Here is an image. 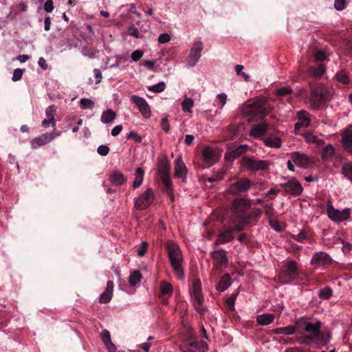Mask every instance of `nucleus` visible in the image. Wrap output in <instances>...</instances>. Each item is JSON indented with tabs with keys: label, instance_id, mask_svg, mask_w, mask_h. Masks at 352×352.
I'll return each mask as SVG.
<instances>
[{
	"label": "nucleus",
	"instance_id": "1",
	"mask_svg": "<svg viewBox=\"0 0 352 352\" xmlns=\"http://www.w3.org/2000/svg\"><path fill=\"white\" fill-rule=\"evenodd\" d=\"M321 322L319 320H310L307 318H300L296 322V326L300 334L307 333L304 336L298 338L301 344L311 345L317 341V338L321 336Z\"/></svg>",
	"mask_w": 352,
	"mask_h": 352
},
{
	"label": "nucleus",
	"instance_id": "2",
	"mask_svg": "<svg viewBox=\"0 0 352 352\" xmlns=\"http://www.w3.org/2000/svg\"><path fill=\"white\" fill-rule=\"evenodd\" d=\"M253 200L240 197L234 199L231 204L230 210L232 213L230 221L232 223L242 224L248 210L251 208Z\"/></svg>",
	"mask_w": 352,
	"mask_h": 352
},
{
	"label": "nucleus",
	"instance_id": "3",
	"mask_svg": "<svg viewBox=\"0 0 352 352\" xmlns=\"http://www.w3.org/2000/svg\"><path fill=\"white\" fill-rule=\"evenodd\" d=\"M167 251L171 267L176 276L180 280L184 279L183 256L179 245L175 243H168L167 245Z\"/></svg>",
	"mask_w": 352,
	"mask_h": 352
},
{
	"label": "nucleus",
	"instance_id": "4",
	"mask_svg": "<svg viewBox=\"0 0 352 352\" xmlns=\"http://www.w3.org/2000/svg\"><path fill=\"white\" fill-rule=\"evenodd\" d=\"M328 98L327 89L323 85H317L311 87L309 102L312 109H319L325 106Z\"/></svg>",
	"mask_w": 352,
	"mask_h": 352
},
{
	"label": "nucleus",
	"instance_id": "5",
	"mask_svg": "<svg viewBox=\"0 0 352 352\" xmlns=\"http://www.w3.org/2000/svg\"><path fill=\"white\" fill-rule=\"evenodd\" d=\"M241 164L246 170L255 173L269 169L270 162L253 157L243 156L241 160Z\"/></svg>",
	"mask_w": 352,
	"mask_h": 352
},
{
	"label": "nucleus",
	"instance_id": "6",
	"mask_svg": "<svg viewBox=\"0 0 352 352\" xmlns=\"http://www.w3.org/2000/svg\"><path fill=\"white\" fill-rule=\"evenodd\" d=\"M266 102L265 98H258L255 102L246 104L243 107V113L252 117L262 118L267 113L265 107Z\"/></svg>",
	"mask_w": 352,
	"mask_h": 352
},
{
	"label": "nucleus",
	"instance_id": "7",
	"mask_svg": "<svg viewBox=\"0 0 352 352\" xmlns=\"http://www.w3.org/2000/svg\"><path fill=\"white\" fill-rule=\"evenodd\" d=\"M299 275L297 263L295 261H289L284 265L280 274V278L283 279V283H287L296 280Z\"/></svg>",
	"mask_w": 352,
	"mask_h": 352
},
{
	"label": "nucleus",
	"instance_id": "8",
	"mask_svg": "<svg viewBox=\"0 0 352 352\" xmlns=\"http://www.w3.org/2000/svg\"><path fill=\"white\" fill-rule=\"evenodd\" d=\"M327 212L329 218L334 222L340 223L347 220L351 214V210L348 208L340 210L336 209L331 202L327 204Z\"/></svg>",
	"mask_w": 352,
	"mask_h": 352
},
{
	"label": "nucleus",
	"instance_id": "9",
	"mask_svg": "<svg viewBox=\"0 0 352 352\" xmlns=\"http://www.w3.org/2000/svg\"><path fill=\"white\" fill-rule=\"evenodd\" d=\"M252 182L248 178H240L229 186V192L232 195H240L246 193L251 187Z\"/></svg>",
	"mask_w": 352,
	"mask_h": 352
},
{
	"label": "nucleus",
	"instance_id": "10",
	"mask_svg": "<svg viewBox=\"0 0 352 352\" xmlns=\"http://www.w3.org/2000/svg\"><path fill=\"white\" fill-rule=\"evenodd\" d=\"M155 195L151 188H147L135 200V207L138 210H144L147 208L154 201Z\"/></svg>",
	"mask_w": 352,
	"mask_h": 352
},
{
	"label": "nucleus",
	"instance_id": "11",
	"mask_svg": "<svg viewBox=\"0 0 352 352\" xmlns=\"http://www.w3.org/2000/svg\"><path fill=\"white\" fill-rule=\"evenodd\" d=\"M203 48L204 45L201 41H197L193 43L186 59L187 65L189 67H192L196 65L201 56Z\"/></svg>",
	"mask_w": 352,
	"mask_h": 352
},
{
	"label": "nucleus",
	"instance_id": "12",
	"mask_svg": "<svg viewBox=\"0 0 352 352\" xmlns=\"http://www.w3.org/2000/svg\"><path fill=\"white\" fill-rule=\"evenodd\" d=\"M131 100L137 106L144 118L148 119L151 118L152 113L150 106L144 98L133 95L131 96Z\"/></svg>",
	"mask_w": 352,
	"mask_h": 352
},
{
	"label": "nucleus",
	"instance_id": "13",
	"mask_svg": "<svg viewBox=\"0 0 352 352\" xmlns=\"http://www.w3.org/2000/svg\"><path fill=\"white\" fill-rule=\"evenodd\" d=\"M292 162L298 167L307 168L312 164V160L307 155L300 152H292L289 154Z\"/></svg>",
	"mask_w": 352,
	"mask_h": 352
},
{
	"label": "nucleus",
	"instance_id": "14",
	"mask_svg": "<svg viewBox=\"0 0 352 352\" xmlns=\"http://www.w3.org/2000/svg\"><path fill=\"white\" fill-rule=\"evenodd\" d=\"M262 213V210L259 208H255L250 212H248L245 218L243 219V223L237 224V226L235 228V229L238 230V231H242L245 226L248 225L255 224L256 222H258Z\"/></svg>",
	"mask_w": 352,
	"mask_h": 352
},
{
	"label": "nucleus",
	"instance_id": "15",
	"mask_svg": "<svg viewBox=\"0 0 352 352\" xmlns=\"http://www.w3.org/2000/svg\"><path fill=\"white\" fill-rule=\"evenodd\" d=\"M281 187L284 189L287 194L292 195H300L303 188L301 184L295 178H293L284 184H280Z\"/></svg>",
	"mask_w": 352,
	"mask_h": 352
},
{
	"label": "nucleus",
	"instance_id": "16",
	"mask_svg": "<svg viewBox=\"0 0 352 352\" xmlns=\"http://www.w3.org/2000/svg\"><path fill=\"white\" fill-rule=\"evenodd\" d=\"M211 256L214 261V265L217 269H222L228 266V259L224 250H214L211 252Z\"/></svg>",
	"mask_w": 352,
	"mask_h": 352
},
{
	"label": "nucleus",
	"instance_id": "17",
	"mask_svg": "<svg viewBox=\"0 0 352 352\" xmlns=\"http://www.w3.org/2000/svg\"><path fill=\"white\" fill-rule=\"evenodd\" d=\"M233 226L221 232L217 236L214 245L224 244L231 241L234 239V232H239L238 230L235 229L237 226V223H232Z\"/></svg>",
	"mask_w": 352,
	"mask_h": 352
},
{
	"label": "nucleus",
	"instance_id": "18",
	"mask_svg": "<svg viewBox=\"0 0 352 352\" xmlns=\"http://www.w3.org/2000/svg\"><path fill=\"white\" fill-rule=\"evenodd\" d=\"M54 140V135L49 133H45L39 136L34 138L30 142L31 147L36 149L41 146L46 145Z\"/></svg>",
	"mask_w": 352,
	"mask_h": 352
},
{
	"label": "nucleus",
	"instance_id": "19",
	"mask_svg": "<svg viewBox=\"0 0 352 352\" xmlns=\"http://www.w3.org/2000/svg\"><path fill=\"white\" fill-rule=\"evenodd\" d=\"M188 169L185 165L181 156H179L176 162L175 166V175L176 177H179L183 182H186L187 179Z\"/></svg>",
	"mask_w": 352,
	"mask_h": 352
},
{
	"label": "nucleus",
	"instance_id": "20",
	"mask_svg": "<svg viewBox=\"0 0 352 352\" xmlns=\"http://www.w3.org/2000/svg\"><path fill=\"white\" fill-rule=\"evenodd\" d=\"M341 143L343 148L346 152L352 154V129H347L342 133Z\"/></svg>",
	"mask_w": 352,
	"mask_h": 352
},
{
	"label": "nucleus",
	"instance_id": "21",
	"mask_svg": "<svg viewBox=\"0 0 352 352\" xmlns=\"http://www.w3.org/2000/svg\"><path fill=\"white\" fill-rule=\"evenodd\" d=\"M298 121L295 124V131L302 127H307L310 124L309 113L305 111H299L297 113Z\"/></svg>",
	"mask_w": 352,
	"mask_h": 352
},
{
	"label": "nucleus",
	"instance_id": "22",
	"mask_svg": "<svg viewBox=\"0 0 352 352\" xmlns=\"http://www.w3.org/2000/svg\"><path fill=\"white\" fill-rule=\"evenodd\" d=\"M330 261L331 258L327 253L324 252H320L316 253L314 255L311 259V264L316 267H319L329 263Z\"/></svg>",
	"mask_w": 352,
	"mask_h": 352
},
{
	"label": "nucleus",
	"instance_id": "23",
	"mask_svg": "<svg viewBox=\"0 0 352 352\" xmlns=\"http://www.w3.org/2000/svg\"><path fill=\"white\" fill-rule=\"evenodd\" d=\"M114 284L113 282L111 280H109L107 283V287L105 290L100 294L99 297V302L100 303H107L109 302L113 296V291Z\"/></svg>",
	"mask_w": 352,
	"mask_h": 352
},
{
	"label": "nucleus",
	"instance_id": "24",
	"mask_svg": "<svg viewBox=\"0 0 352 352\" xmlns=\"http://www.w3.org/2000/svg\"><path fill=\"white\" fill-rule=\"evenodd\" d=\"M190 294L192 300H197L199 302L204 300V297L201 292V284L199 280H195L193 282L192 287L190 290Z\"/></svg>",
	"mask_w": 352,
	"mask_h": 352
},
{
	"label": "nucleus",
	"instance_id": "25",
	"mask_svg": "<svg viewBox=\"0 0 352 352\" xmlns=\"http://www.w3.org/2000/svg\"><path fill=\"white\" fill-rule=\"evenodd\" d=\"M101 339L109 352H115L116 351V346L111 342V335L108 330L103 329L102 331Z\"/></svg>",
	"mask_w": 352,
	"mask_h": 352
},
{
	"label": "nucleus",
	"instance_id": "26",
	"mask_svg": "<svg viewBox=\"0 0 352 352\" xmlns=\"http://www.w3.org/2000/svg\"><path fill=\"white\" fill-rule=\"evenodd\" d=\"M202 158L205 163L210 166L217 162V158L213 149L205 148L202 151Z\"/></svg>",
	"mask_w": 352,
	"mask_h": 352
},
{
	"label": "nucleus",
	"instance_id": "27",
	"mask_svg": "<svg viewBox=\"0 0 352 352\" xmlns=\"http://www.w3.org/2000/svg\"><path fill=\"white\" fill-rule=\"evenodd\" d=\"M188 345L190 347L188 349L190 352H206L208 349V344L204 341L190 342Z\"/></svg>",
	"mask_w": 352,
	"mask_h": 352
},
{
	"label": "nucleus",
	"instance_id": "28",
	"mask_svg": "<svg viewBox=\"0 0 352 352\" xmlns=\"http://www.w3.org/2000/svg\"><path fill=\"white\" fill-rule=\"evenodd\" d=\"M335 155V148L331 144H328L323 147L321 151V158L324 162H330L333 160Z\"/></svg>",
	"mask_w": 352,
	"mask_h": 352
},
{
	"label": "nucleus",
	"instance_id": "29",
	"mask_svg": "<svg viewBox=\"0 0 352 352\" xmlns=\"http://www.w3.org/2000/svg\"><path fill=\"white\" fill-rule=\"evenodd\" d=\"M302 136L307 143H314L318 146H322L324 144L323 140L319 138L311 131L303 133Z\"/></svg>",
	"mask_w": 352,
	"mask_h": 352
},
{
	"label": "nucleus",
	"instance_id": "30",
	"mask_svg": "<svg viewBox=\"0 0 352 352\" xmlns=\"http://www.w3.org/2000/svg\"><path fill=\"white\" fill-rule=\"evenodd\" d=\"M267 129V126L265 123L258 124L252 128L250 135L254 138L261 137L266 133Z\"/></svg>",
	"mask_w": 352,
	"mask_h": 352
},
{
	"label": "nucleus",
	"instance_id": "31",
	"mask_svg": "<svg viewBox=\"0 0 352 352\" xmlns=\"http://www.w3.org/2000/svg\"><path fill=\"white\" fill-rule=\"evenodd\" d=\"M231 285V278L228 274H224L219 281L217 285L216 286L217 289L220 292H224Z\"/></svg>",
	"mask_w": 352,
	"mask_h": 352
},
{
	"label": "nucleus",
	"instance_id": "32",
	"mask_svg": "<svg viewBox=\"0 0 352 352\" xmlns=\"http://www.w3.org/2000/svg\"><path fill=\"white\" fill-rule=\"evenodd\" d=\"M110 181L118 186H122L126 180L124 175L120 171H114L109 176Z\"/></svg>",
	"mask_w": 352,
	"mask_h": 352
},
{
	"label": "nucleus",
	"instance_id": "33",
	"mask_svg": "<svg viewBox=\"0 0 352 352\" xmlns=\"http://www.w3.org/2000/svg\"><path fill=\"white\" fill-rule=\"evenodd\" d=\"M158 172L160 176L169 175L170 173V164L166 158L161 160L158 164Z\"/></svg>",
	"mask_w": 352,
	"mask_h": 352
},
{
	"label": "nucleus",
	"instance_id": "34",
	"mask_svg": "<svg viewBox=\"0 0 352 352\" xmlns=\"http://www.w3.org/2000/svg\"><path fill=\"white\" fill-rule=\"evenodd\" d=\"M274 320V316L272 314H263L258 315L256 318L257 322L263 326L271 324Z\"/></svg>",
	"mask_w": 352,
	"mask_h": 352
},
{
	"label": "nucleus",
	"instance_id": "35",
	"mask_svg": "<svg viewBox=\"0 0 352 352\" xmlns=\"http://www.w3.org/2000/svg\"><path fill=\"white\" fill-rule=\"evenodd\" d=\"M116 117V113L111 109H107L101 116L100 120L104 124L112 122Z\"/></svg>",
	"mask_w": 352,
	"mask_h": 352
},
{
	"label": "nucleus",
	"instance_id": "36",
	"mask_svg": "<svg viewBox=\"0 0 352 352\" xmlns=\"http://www.w3.org/2000/svg\"><path fill=\"white\" fill-rule=\"evenodd\" d=\"M265 145L271 148H280L282 144L281 140L279 138L267 137L263 139Z\"/></svg>",
	"mask_w": 352,
	"mask_h": 352
},
{
	"label": "nucleus",
	"instance_id": "37",
	"mask_svg": "<svg viewBox=\"0 0 352 352\" xmlns=\"http://www.w3.org/2000/svg\"><path fill=\"white\" fill-rule=\"evenodd\" d=\"M341 173L345 178L352 182V162H347L342 164Z\"/></svg>",
	"mask_w": 352,
	"mask_h": 352
},
{
	"label": "nucleus",
	"instance_id": "38",
	"mask_svg": "<svg viewBox=\"0 0 352 352\" xmlns=\"http://www.w3.org/2000/svg\"><path fill=\"white\" fill-rule=\"evenodd\" d=\"M248 148V146L247 145H240L229 153L228 157L230 160H234L239 157L241 155L245 153Z\"/></svg>",
	"mask_w": 352,
	"mask_h": 352
},
{
	"label": "nucleus",
	"instance_id": "39",
	"mask_svg": "<svg viewBox=\"0 0 352 352\" xmlns=\"http://www.w3.org/2000/svg\"><path fill=\"white\" fill-rule=\"evenodd\" d=\"M326 67L323 64H320L316 67H311L309 69V73L316 78H320L324 74Z\"/></svg>",
	"mask_w": 352,
	"mask_h": 352
},
{
	"label": "nucleus",
	"instance_id": "40",
	"mask_svg": "<svg viewBox=\"0 0 352 352\" xmlns=\"http://www.w3.org/2000/svg\"><path fill=\"white\" fill-rule=\"evenodd\" d=\"M136 175L133 183V186L135 188L140 187L143 182L144 178V170L141 168H138L135 170Z\"/></svg>",
	"mask_w": 352,
	"mask_h": 352
},
{
	"label": "nucleus",
	"instance_id": "41",
	"mask_svg": "<svg viewBox=\"0 0 352 352\" xmlns=\"http://www.w3.org/2000/svg\"><path fill=\"white\" fill-rule=\"evenodd\" d=\"M273 331L276 334L292 335L295 333V327L292 325H289L287 327L276 328Z\"/></svg>",
	"mask_w": 352,
	"mask_h": 352
},
{
	"label": "nucleus",
	"instance_id": "42",
	"mask_svg": "<svg viewBox=\"0 0 352 352\" xmlns=\"http://www.w3.org/2000/svg\"><path fill=\"white\" fill-rule=\"evenodd\" d=\"M333 295V291L329 286L322 288L318 292V297L322 300H329Z\"/></svg>",
	"mask_w": 352,
	"mask_h": 352
},
{
	"label": "nucleus",
	"instance_id": "43",
	"mask_svg": "<svg viewBox=\"0 0 352 352\" xmlns=\"http://www.w3.org/2000/svg\"><path fill=\"white\" fill-rule=\"evenodd\" d=\"M55 113L56 109L54 105H50L47 107L45 109V116L47 118V119L51 120V124L54 128L56 126V120L54 118Z\"/></svg>",
	"mask_w": 352,
	"mask_h": 352
},
{
	"label": "nucleus",
	"instance_id": "44",
	"mask_svg": "<svg viewBox=\"0 0 352 352\" xmlns=\"http://www.w3.org/2000/svg\"><path fill=\"white\" fill-rule=\"evenodd\" d=\"M308 236L309 231L307 229H303L300 230L298 234H292V238L299 243H302L308 238Z\"/></svg>",
	"mask_w": 352,
	"mask_h": 352
},
{
	"label": "nucleus",
	"instance_id": "45",
	"mask_svg": "<svg viewBox=\"0 0 352 352\" xmlns=\"http://www.w3.org/2000/svg\"><path fill=\"white\" fill-rule=\"evenodd\" d=\"M142 274L139 271H134L131 274L129 278V283L130 285L135 286L140 282Z\"/></svg>",
	"mask_w": 352,
	"mask_h": 352
},
{
	"label": "nucleus",
	"instance_id": "46",
	"mask_svg": "<svg viewBox=\"0 0 352 352\" xmlns=\"http://www.w3.org/2000/svg\"><path fill=\"white\" fill-rule=\"evenodd\" d=\"M160 289V292L162 295H170L173 293V286L166 281H163L161 283Z\"/></svg>",
	"mask_w": 352,
	"mask_h": 352
},
{
	"label": "nucleus",
	"instance_id": "47",
	"mask_svg": "<svg viewBox=\"0 0 352 352\" xmlns=\"http://www.w3.org/2000/svg\"><path fill=\"white\" fill-rule=\"evenodd\" d=\"M80 105L82 109H93L95 102L91 99L83 98L80 100Z\"/></svg>",
	"mask_w": 352,
	"mask_h": 352
},
{
	"label": "nucleus",
	"instance_id": "48",
	"mask_svg": "<svg viewBox=\"0 0 352 352\" xmlns=\"http://www.w3.org/2000/svg\"><path fill=\"white\" fill-rule=\"evenodd\" d=\"M193 106L194 102L190 98L185 97L183 102H182V110L184 112L191 113V109Z\"/></svg>",
	"mask_w": 352,
	"mask_h": 352
},
{
	"label": "nucleus",
	"instance_id": "49",
	"mask_svg": "<svg viewBox=\"0 0 352 352\" xmlns=\"http://www.w3.org/2000/svg\"><path fill=\"white\" fill-rule=\"evenodd\" d=\"M238 294V291L235 292L226 300V306L229 311L235 309L234 303Z\"/></svg>",
	"mask_w": 352,
	"mask_h": 352
},
{
	"label": "nucleus",
	"instance_id": "50",
	"mask_svg": "<svg viewBox=\"0 0 352 352\" xmlns=\"http://www.w3.org/2000/svg\"><path fill=\"white\" fill-rule=\"evenodd\" d=\"M331 335L330 332H327L326 335H324L321 331V336L319 337V338H317V341L315 343L320 344L322 345L327 344L329 340H331Z\"/></svg>",
	"mask_w": 352,
	"mask_h": 352
},
{
	"label": "nucleus",
	"instance_id": "51",
	"mask_svg": "<svg viewBox=\"0 0 352 352\" xmlns=\"http://www.w3.org/2000/svg\"><path fill=\"white\" fill-rule=\"evenodd\" d=\"M163 184L164 186L165 192H168L169 189L173 188V183L169 175L161 176Z\"/></svg>",
	"mask_w": 352,
	"mask_h": 352
},
{
	"label": "nucleus",
	"instance_id": "52",
	"mask_svg": "<svg viewBox=\"0 0 352 352\" xmlns=\"http://www.w3.org/2000/svg\"><path fill=\"white\" fill-rule=\"evenodd\" d=\"M336 79L338 82L343 84H347L349 82V76L344 71H340L338 73H337Z\"/></svg>",
	"mask_w": 352,
	"mask_h": 352
},
{
	"label": "nucleus",
	"instance_id": "53",
	"mask_svg": "<svg viewBox=\"0 0 352 352\" xmlns=\"http://www.w3.org/2000/svg\"><path fill=\"white\" fill-rule=\"evenodd\" d=\"M293 90L289 87H283L280 89H277L276 91V94L277 96H285L287 95H290L292 93Z\"/></svg>",
	"mask_w": 352,
	"mask_h": 352
},
{
	"label": "nucleus",
	"instance_id": "54",
	"mask_svg": "<svg viewBox=\"0 0 352 352\" xmlns=\"http://www.w3.org/2000/svg\"><path fill=\"white\" fill-rule=\"evenodd\" d=\"M165 87V83L164 82H160L156 85L149 87L148 90L155 93H160L164 90Z\"/></svg>",
	"mask_w": 352,
	"mask_h": 352
},
{
	"label": "nucleus",
	"instance_id": "55",
	"mask_svg": "<svg viewBox=\"0 0 352 352\" xmlns=\"http://www.w3.org/2000/svg\"><path fill=\"white\" fill-rule=\"evenodd\" d=\"M144 55V52L140 50H137L133 52L131 54V58L133 62H138L141 59Z\"/></svg>",
	"mask_w": 352,
	"mask_h": 352
},
{
	"label": "nucleus",
	"instance_id": "56",
	"mask_svg": "<svg viewBox=\"0 0 352 352\" xmlns=\"http://www.w3.org/2000/svg\"><path fill=\"white\" fill-rule=\"evenodd\" d=\"M23 71L24 70L21 69H14V72H13V75H12V80L14 82H16V81H18V80H21L22 76H23Z\"/></svg>",
	"mask_w": 352,
	"mask_h": 352
},
{
	"label": "nucleus",
	"instance_id": "57",
	"mask_svg": "<svg viewBox=\"0 0 352 352\" xmlns=\"http://www.w3.org/2000/svg\"><path fill=\"white\" fill-rule=\"evenodd\" d=\"M335 9L338 11H342L346 8V0H335Z\"/></svg>",
	"mask_w": 352,
	"mask_h": 352
},
{
	"label": "nucleus",
	"instance_id": "58",
	"mask_svg": "<svg viewBox=\"0 0 352 352\" xmlns=\"http://www.w3.org/2000/svg\"><path fill=\"white\" fill-rule=\"evenodd\" d=\"M243 66L241 65H237L235 66V71L237 75H241L244 79L248 81L249 80V76L243 72Z\"/></svg>",
	"mask_w": 352,
	"mask_h": 352
},
{
	"label": "nucleus",
	"instance_id": "59",
	"mask_svg": "<svg viewBox=\"0 0 352 352\" xmlns=\"http://www.w3.org/2000/svg\"><path fill=\"white\" fill-rule=\"evenodd\" d=\"M127 32L130 36H133L135 38L140 37V34L138 29L134 25L130 26L127 30Z\"/></svg>",
	"mask_w": 352,
	"mask_h": 352
},
{
	"label": "nucleus",
	"instance_id": "60",
	"mask_svg": "<svg viewBox=\"0 0 352 352\" xmlns=\"http://www.w3.org/2000/svg\"><path fill=\"white\" fill-rule=\"evenodd\" d=\"M265 208V214L267 217V218L271 219L274 216V208L272 207V204H266L264 206Z\"/></svg>",
	"mask_w": 352,
	"mask_h": 352
},
{
	"label": "nucleus",
	"instance_id": "61",
	"mask_svg": "<svg viewBox=\"0 0 352 352\" xmlns=\"http://www.w3.org/2000/svg\"><path fill=\"white\" fill-rule=\"evenodd\" d=\"M97 151L99 155L106 156L109 152V148L106 145H100L98 147Z\"/></svg>",
	"mask_w": 352,
	"mask_h": 352
},
{
	"label": "nucleus",
	"instance_id": "62",
	"mask_svg": "<svg viewBox=\"0 0 352 352\" xmlns=\"http://www.w3.org/2000/svg\"><path fill=\"white\" fill-rule=\"evenodd\" d=\"M127 139H133L136 142L140 143L142 140L141 136H140L136 132L131 131L126 136Z\"/></svg>",
	"mask_w": 352,
	"mask_h": 352
},
{
	"label": "nucleus",
	"instance_id": "63",
	"mask_svg": "<svg viewBox=\"0 0 352 352\" xmlns=\"http://www.w3.org/2000/svg\"><path fill=\"white\" fill-rule=\"evenodd\" d=\"M148 248V243L146 242H142L140 247L138 249V255L139 256H142L145 254L146 250Z\"/></svg>",
	"mask_w": 352,
	"mask_h": 352
},
{
	"label": "nucleus",
	"instance_id": "64",
	"mask_svg": "<svg viewBox=\"0 0 352 352\" xmlns=\"http://www.w3.org/2000/svg\"><path fill=\"white\" fill-rule=\"evenodd\" d=\"M170 40V36L168 34H166V33L161 34L158 36V42L160 43H162V44L166 43Z\"/></svg>",
	"mask_w": 352,
	"mask_h": 352
}]
</instances>
